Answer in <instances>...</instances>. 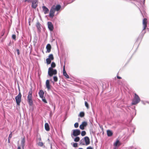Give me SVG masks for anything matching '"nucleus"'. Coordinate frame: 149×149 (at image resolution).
<instances>
[{"mask_svg": "<svg viewBox=\"0 0 149 149\" xmlns=\"http://www.w3.org/2000/svg\"><path fill=\"white\" fill-rule=\"evenodd\" d=\"M81 135L82 136H84L86 134V132L85 131H82L81 133Z\"/></svg>", "mask_w": 149, "mask_h": 149, "instance_id": "473e14b6", "label": "nucleus"}, {"mask_svg": "<svg viewBox=\"0 0 149 149\" xmlns=\"http://www.w3.org/2000/svg\"><path fill=\"white\" fill-rule=\"evenodd\" d=\"M38 145L39 146L42 147L43 145V143L42 142H39L38 143Z\"/></svg>", "mask_w": 149, "mask_h": 149, "instance_id": "7c9ffc66", "label": "nucleus"}, {"mask_svg": "<svg viewBox=\"0 0 149 149\" xmlns=\"http://www.w3.org/2000/svg\"><path fill=\"white\" fill-rule=\"evenodd\" d=\"M44 92L43 90H41L39 92V95L40 97L41 98H42L44 97Z\"/></svg>", "mask_w": 149, "mask_h": 149, "instance_id": "a211bd4d", "label": "nucleus"}, {"mask_svg": "<svg viewBox=\"0 0 149 149\" xmlns=\"http://www.w3.org/2000/svg\"><path fill=\"white\" fill-rule=\"evenodd\" d=\"M85 106L86 107L87 109H88L89 108V105L88 104V103L86 101L85 102Z\"/></svg>", "mask_w": 149, "mask_h": 149, "instance_id": "f704fd0d", "label": "nucleus"}, {"mask_svg": "<svg viewBox=\"0 0 149 149\" xmlns=\"http://www.w3.org/2000/svg\"><path fill=\"white\" fill-rule=\"evenodd\" d=\"M135 149H136L135 148Z\"/></svg>", "mask_w": 149, "mask_h": 149, "instance_id": "603ef678", "label": "nucleus"}, {"mask_svg": "<svg viewBox=\"0 0 149 149\" xmlns=\"http://www.w3.org/2000/svg\"><path fill=\"white\" fill-rule=\"evenodd\" d=\"M85 115V114L84 112H80L79 116H80L81 117H83Z\"/></svg>", "mask_w": 149, "mask_h": 149, "instance_id": "bb28decb", "label": "nucleus"}, {"mask_svg": "<svg viewBox=\"0 0 149 149\" xmlns=\"http://www.w3.org/2000/svg\"><path fill=\"white\" fill-rule=\"evenodd\" d=\"M46 48L47 51L46 52V53H49L50 52L51 49V47L50 45L48 44L46 46Z\"/></svg>", "mask_w": 149, "mask_h": 149, "instance_id": "4468645a", "label": "nucleus"}, {"mask_svg": "<svg viewBox=\"0 0 149 149\" xmlns=\"http://www.w3.org/2000/svg\"><path fill=\"white\" fill-rule=\"evenodd\" d=\"M86 149H93L91 147L89 146Z\"/></svg>", "mask_w": 149, "mask_h": 149, "instance_id": "c03bdc74", "label": "nucleus"}, {"mask_svg": "<svg viewBox=\"0 0 149 149\" xmlns=\"http://www.w3.org/2000/svg\"><path fill=\"white\" fill-rule=\"evenodd\" d=\"M45 129L47 131H49L50 130L49 125L48 123H46L45 124Z\"/></svg>", "mask_w": 149, "mask_h": 149, "instance_id": "aec40b11", "label": "nucleus"}, {"mask_svg": "<svg viewBox=\"0 0 149 149\" xmlns=\"http://www.w3.org/2000/svg\"><path fill=\"white\" fill-rule=\"evenodd\" d=\"M46 86L48 90L49 91L51 89V86L50 84L49 81L47 80L46 82Z\"/></svg>", "mask_w": 149, "mask_h": 149, "instance_id": "f8f14e48", "label": "nucleus"}, {"mask_svg": "<svg viewBox=\"0 0 149 149\" xmlns=\"http://www.w3.org/2000/svg\"><path fill=\"white\" fill-rule=\"evenodd\" d=\"M52 60L48 58L46 59V63L47 65L50 64Z\"/></svg>", "mask_w": 149, "mask_h": 149, "instance_id": "393cba45", "label": "nucleus"}, {"mask_svg": "<svg viewBox=\"0 0 149 149\" xmlns=\"http://www.w3.org/2000/svg\"><path fill=\"white\" fill-rule=\"evenodd\" d=\"M84 141H85L86 143V145H88L90 144V139L89 137L87 136H85L84 138Z\"/></svg>", "mask_w": 149, "mask_h": 149, "instance_id": "dca6fc26", "label": "nucleus"}, {"mask_svg": "<svg viewBox=\"0 0 149 149\" xmlns=\"http://www.w3.org/2000/svg\"><path fill=\"white\" fill-rule=\"evenodd\" d=\"M49 104L52 106V107L53 108L54 111L55 108V104L52 102H50L49 103Z\"/></svg>", "mask_w": 149, "mask_h": 149, "instance_id": "b1692460", "label": "nucleus"}, {"mask_svg": "<svg viewBox=\"0 0 149 149\" xmlns=\"http://www.w3.org/2000/svg\"><path fill=\"white\" fill-rule=\"evenodd\" d=\"M141 102H142V103L143 104H144V105H145V104H146L145 103V102L143 101L142 100V101H141Z\"/></svg>", "mask_w": 149, "mask_h": 149, "instance_id": "a18cd8bd", "label": "nucleus"}, {"mask_svg": "<svg viewBox=\"0 0 149 149\" xmlns=\"http://www.w3.org/2000/svg\"><path fill=\"white\" fill-rule=\"evenodd\" d=\"M147 19L146 18H144L143 21V29L142 30V31L141 32V34L143 36L144 33H146V31H144V30L146 29V27L147 26Z\"/></svg>", "mask_w": 149, "mask_h": 149, "instance_id": "423d86ee", "label": "nucleus"}, {"mask_svg": "<svg viewBox=\"0 0 149 149\" xmlns=\"http://www.w3.org/2000/svg\"><path fill=\"white\" fill-rule=\"evenodd\" d=\"M25 1H27L28 2H31V1L30 0H25Z\"/></svg>", "mask_w": 149, "mask_h": 149, "instance_id": "37998d69", "label": "nucleus"}, {"mask_svg": "<svg viewBox=\"0 0 149 149\" xmlns=\"http://www.w3.org/2000/svg\"><path fill=\"white\" fill-rule=\"evenodd\" d=\"M22 95L20 92H19L17 95L15 97V99L17 104L19 105L21 101Z\"/></svg>", "mask_w": 149, "mask_h": 149, "instance_id": "39448f33", "label": "nucleus"}, {"mask_svg": "<svg viewBox=\"0 0 149 149\" xmlns=\"http://www.w3.org/2000/svg\"><path fill=\"white\" fill-rule=\"evenodd\" d=\"M117 78L118 79H121V77H119L118 76H117Z\"/></svg>", "mask_w": 149, "mask_h": 149, "instance_id": "49530a36", "label": "nucleus"}, {"mask_svg": "<svg viewBox=\"0 0 149 149\" xmlns=\"http://www.w3.org/2000/svg\"><path fill=\"white\" fill-rule=\"evenodd\" d=\"M32 2V7L33 8H36L38 6V1L37 0H33Z\"/></svg>", "mask_w": 149, "mask_h": 149, "instance_id": "1a4fd4ad", "label": "nucleus"}, {"mask_svg": "<svg viewBox=\"0 0 149 149\" xmlns=\"http://www.w3.org/2000/svg\"><path fill=\"white\" fill-rule=\"evenodd\" d=\"M8 142H9V143L10 142V141H8Z\"/></svg>", "mask_w": 149, "mask_h": 149, "instance_id": "8fccbe9b", "label": "nucleus"}, {"mask_svg": "<svg viewBox=\"0 0 149 149\" xmlns=\"http://www.w3.org/2000/svg\"><path fill=\"white\" fill-rule=\"evenodd\" d=\"M42 9L45 14H46L48 13L49 12V9L45 6L42 7Z\"/></svg>", "mask_w": 149, "mask_h": 149, "instance_id": "2eb2a0df", "label": "nucleus"}, {"mask_svg": "<svg viewBox=\"0 0 149 149\" xmlns=\"http://www.w3.org/2000/svg\"><path fill=\"white\" fill-rule=\"evenodd\" d=\"M56 10L54 9V6H53L50 10L49 16L51 18H53L54 15V13Z\"/></svg>", "mask_w": 149, "mask_h": 149, "instance_id": "6e6552de", "label": "nucleus"}, {"mask_svg": "<svg viewBox=\"0 0 149 149\" xmlns=\"http://www.w3.org/2000/svg\"><path fill=\"white\" fill-rule=\"evenodd\" d=\"M57 70L56 69H54L51 68H49L48 70V75L50 77H52L53 75L56 74Z\"/></svg>", "mask_w": 149, "mask_h": 149, "instance_id": "20e7f679", "label": "nucleus"}, {"mask_svg": "<svg viewBox=\"0 0 149 149\" xmlns=\"http://www.w3.org/2000/svg\"><path fill=\"white\" fill-rule=\"evenodd\" d=\"M29 24L30 25V23H29Z\"/></svg>", "mask_w": 149, "mask_h": 149, "instance_id": "3c124183", "label": "nucleus"}, {"mask_svg": "<svg viewBox=\"0 0 149 149\" xmlns=\"http://www.w3.org/2000/svg\"><path fill=\"white\" fill-rule=\"evenodd\" d=\"M25 142V137H24L22 139L21 142V144L23 148H24V146Z\"/></svg>", "mask_w": 149, "mask_h": 149, "instance_id": "412c9836", "label": "nucleus"}, {"mask_svg": "<svg viewBox=\"0 0 149 149\" xmlns=\"http://www.w3.org/2000/svg\"><path fill=\"white\" fill-rule=\"evenodd\" d=\"M53 79L54 82H57L58 81V78L56 76H54L53 77Z\"/></svg>", "mask_w": 149, "mask_h": 149, "instance_id": "2f4dec72", "label": "nucleus"}, {"mask_svg": "<svg viewBox=\"0 0 149 149\" xmlns=\"http://www.w3.org/2000/svg\"><path fill=\"white\" fill-rule=\"evenodd\" d=\"M79 126V123H75L74 124V127L76 128H77Z\"/></svg>", "mask_w": 149, "mask_h": 149, "instance_id": "c9c22d12", "label": "nucleus"}, {"mask_svg": "<svg viewBox=\"0 0 149 149\" xmlns=\"http://www.w3.org/2000/svg\"><path fill=\"white\" fill-rule=\"evenodd\" d=\"M16 51H17V54L18 55H19V54H20L19 49H16Z\"/></svg>", "mask_w": 149, "mask_h": 149, "instance_id": "a19ab883", "label": "nucleus"}, {"mask_svg": "<svg viewBox=\"0 0 149 149\" xmlns=\"http://www.w3.org/2000/svg\"><path fill=\"white\" fill-rule=\"evenodd\" d=\"M17 149H21V147L20 146H18L17 148Z\"/></svg>", "mask_w": 149, "mask_h": 149, "instance_id": "de8ad7c7", "label": "nucleus"}, {"mask_svg": "<svg viewBox=\"0 0 149 149\" xmlns=\"http://www.w3.org/2000/svg\"><path fill=\"white\" fill-rule=\"evenodd\" d=\"M87 125V123L86 122L84 121L79 126L80 128L82 130L84 129V127H86Z\"/></svg>", "mask_w": 149, "mask_h": 149, "instance_id": "9b49d317", "label": "nucleus"}, {"mask_svg": "<svg viewBox=\"0 0 149 149\" xmlns=\"http://www.w3.org/2000/svg\"><path fill=\"white\" fill-rule=\"evenodd\" d=\"M32 89H31L29 92L28 95L27 97V101L30 106L33 105V102L32 100Z\"/></svg>", "mask_w": 149, "mask_h": 149, "instance_id": "f03ea898", "label": "nucleus"}, {"mask_svg": "<svg viewBox=\"0 0 149 149\" xmlns=\"http://www.w3.org/2000/svg\"><path fill=\"white\" fill-rule=\"evenodd\" d=\"M42 98V100L43 102L44 103H47V100H46L45 98V97H43Z\"/></svg>", "mask_w": 149, "mask_h": 149, "instance_id": "4c0bfd02", "label": "nucleus"}, {"mask_svg": "<svg viewBox=\"0 0 149 149\" xmlns=\"http://www.w3.org/2000/svg\"><path fill=\"white\" fill-rule=\"evenodd\" d=\"M107 135L108 136H111L113 135L112 132L110 130H107Z\"/></svg>", "mask_w": 149, "mask_h": 149, "instance_id": "4be33fe9", "label": "nucleus"}, {"mask_svg": "<svg viewBox=\"0 0 149 149\" xmlns=\"http://www.w3.org/2000/svg\"><path fill=\"white\" fill-rule=\"evenodd\" d=\"M80 144L82 145H84V140L83 139H81L80 141Z\"/></svg>", "mask_w": 149, "mask_h": 149, "instance_id": "c756f323", "label": "nucleus"}, {"mask_svg": "<svg viewBox=\"0 0 149 149\" xmlns=\"http://www.w3.org/2000/svg\"><path fill=\"white\" fill-rule=\"evenodd\" d=\"M114 145L116 146H118L120 145V141L118 140H117L116 143H114Z\"/></svg>", "mask_w": 149, "mask_h": 149, "instance_id": "5701e85b", "label": "nucleus"}, {"mask_svg": "<svg viewBox=\"0 0 149 149\" xmlns=\"http://www.w3.org/2000/svg\"><path fill=\"white\" fill-rule=\"evenodd\" d=\"M37 140L39 141H40L41 140V137H38L37 139Z\"/></svg>", "mask_w": 149, "mask_h": 149, "instance_id": "79ce46f5", "label": "nucleus"}, {"mask_svg": "<svg viewBox=\"0 0 149 149\" xmlns=\"http://www.w3.org/2000/svg\"><path fill=\"white\" fill-rule=\"evenodd\" d=\"M72 131L73 133L71 134V136L72 138H73L72 136H77L79 135L81 133V132L79 129L73 130Z\"/></svg>", "mask_w": 149, "mask_h": 149, "instance_id": "0eeeda50", "label": "nucleus"}, {"mask_svg": "<svg viewBox=\"0 0 149 149\" xmlns=\"http://www.w3.org/2000/svg\"><path fill=\"white\" fill-rule=\"evenodd\" d=\"M135 4L137 6L138 8L140 10L141 13L142 14L141 10L143 9L144 8V3L145 0H143V4H142V1L141 0H135Z\"/></svg>", "mask_w": 149, "mask_h": 149, "instance_id": "f257e3e1", "label": "nucleus"}, {"mask_svg": "<svg viewBox=\"0 0 149 149\" xmlns=\"http://www.w3.org/2000/svg\"><path fill=\"white\" fill-rule=\"evenodd\" d=\"M12 38L15 40H16V36L15 34H13L12 36Z\"/></svg>", "mask_w": 149, "mask_h": 149, "instance_id": "e433bc0d", "label": "nucleus"}, {"mask_svg": "<svg viewBox=\"0 0 149 149\" xmlns=\"http://www.w3.org/2000/svg\"><path fill=\"white\" fill-rule=\"evenodd\" d=\"M40 26L41 25L39 23L38 21L36 23V26L38 31H40V29H41Z\"/></svg>", "mask_w": 149, "mask_h": 149, "instance_id": "6ab92c4d", "label": "nucleus"}, {"mask_svg": "<svg viewBox=\"0 0 149 149\" xmlns=\"http://www.w3.org/2000/svg\"><path fill=\"white\" fill-rule=\"evenodd\" d=\"M78 146V144L77 143H74L73 144V146L74 147L76 148Z\"/></svg>", "mask_w": 149, "mask_h": 149, "instance_id": "58836bf2", "label": "nucleus"}, {"mask_svg": "<svg viewBox=\"0 0 149 149\" xmlns=\"http://www.w3.org/2000/svg\"><path fill=\"white\" fill-rule=\"evenodd\" d=\"M146 102L149 104V102Z\"/></svg>", "mask_w": 149, "mask_h": 149, "instance_id": "09e8293b", "label": "nucleus"}, {"mask_svg": "<svg viewBox=\"0 0 149 149\" xmlns=\"http://www.w3.org/2000/svg\"><path fill=\"white\" fill-rule=\"evenodd\" d=\"M5 31L4 30H3L2 31V32H1V37H2L4 35V33H5Z\"/></svg>", "mask_w": 149, "mask_h": 149, "instance_id": "ea45409f", "label": "nucleus"}, {"mask_svg": "<svg viewBox=\"0 0 149 149\" xmlns=\"http://www.w3.org/2000/svg\"><path fill=\"white\" fill-rule=\"evenodd\" d=\"M80 140V138L79 137L77 136L75 137L74 139V141L76 142H77L79 141Z\"/></svg>", "mask_w": 149, "mask_h": 149, "instance_id": "c85d7f7f", "label": "nucleus"}, {"mask_svg": "<svg viewBox=\"0 0 149 149\" xmlns=\"http://www.w3.org/2000/svg\"><path fill=\"white\" fill-rule=\"evenodd\" d=\"M140 101V98L139 96L135 93L134 94V97L132 101V104L133 105H136Z\"/></svg>", "mask_w": 149, "mask_h": 149, "instance_id": "7ed1b4c3", "label": "nucleus"}, {"mask_svg": "<svg viewBox=\"0 0 149 149\" xmlns=\"http://www.w3.org/2000/svg\"><path fill=\"white\" fill-rule=\"evenodd\" d=\"M12 132H11L10 133V134L9 135L8 138V141H10V139H11V138L12 137Z\"/></svg>", "mask_w": 149, "mask_h": 149, "instance_id": "72a5a7b5", "label": "nucleus"}, {"mask_svg": "<svg viewBox=\"0 0 149 149\" xmlns=\"http://www.w3.org/2000/svg\"><path fill=\"white\" fill-rule=\"evenodd\" d=\"M63 74L66 79L69 78V76L68 74L65 69V66H64L63 69Z\"/></svg>", "mask_w": 149, "mask_h": 149, "instance_id": "ddd939ff", "label": "nucleus"}, {"mask_svg": "<svg viewBox=\"0 0 149 149\" xmlns=\"http://www.w3.org/2000/svg\"><path fill=\"white\" fill-rule=\"evenodd\" d=\"M48 27L50 31H52L54 29V26L52 23L51 22H47Z\"/></svg>", "mask_w": 149, "mask_h": 149, "instance_id": "9d476101", "label": "nucleus"}, {"mask_svg": "<svg viewBox=\"0 0 149 149\" xmlns=\"http://www.w3.org/2000/svg\"><path fill=\"white\" fill-rule=\"evenodd\" d=\"M48 58L52 60H53L54 59L53 55L52 54H50L48 56Z\"/></svg>", "mask_w": 149, "mask_h": 149, "instance_id": "a878e982", "label": "nucleus"}, {"mask_svg": "<svg viewBox=\"0 0 149 149\" xmlns=\"http://www.w3.org/2000/svg\"><path fill=\"white\" fill-rule=\"evenodd\" d=\"M61 8V6L60 5L58 4L56 6H54V9L56 11H59Z\"/></svg>", "mask_w": 149, "mask_h": 149, "instance_id": "f3484780", "label": "nucleus"}, {"mask_svg": "<svg viewBox=\"0 0 149 149\" xmlns=\"http://www.w3.org/2000/svg\"><path fill=\"white\" fill-rule=\"evenodd\" d=\"M51 67L50 68H54L56 66V64L54 62H52L51 65Z\"/></svg>", "mask_w": 149, "mask_h": 149, "instance_id": "cd10ccee", "label": "nucleus"}]
</instances>
